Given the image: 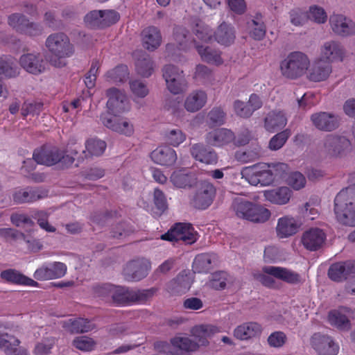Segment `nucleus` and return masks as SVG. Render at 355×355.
Here are the masks:
<instances>
[{"mask_svg":"<svg viewBox=\"0 0 355 355\" xmlns=\"http://www.w3.org/2000/svg\"><path fill=\"white\" fill-rule=\"evenodd\" d=\"M287 170L288 166L284 163H259L243 168L241 176L253 186H268L282 178Z\"/></svg>","mask_w":355,"mask_h":355,"instance_id":"nucleus-1","label":"nucleus"},{"mask_svg":"<svg viewBox=\"0 0 355 355\" xmlns=\"http://www.w3.org/2000/svg\"><path fill=\"white\" fill-rule=\"evenodd\" d=\"M45 47L51 55L49 62L55 67L62 68L66 65L64 58L71 57L74 53V46L69 37L64 33L50 34L45 40Z\"/></svg>","mask_w":355,"mask_h":355,"instance_id":"nucleus-2","label":"nucleus"},{"mask_svg":"<svg viewBox=\"0 0 355 355\" xmlns=\"http://www.w3.org/2000/svg\"><path fill=\"white\" fill-rule=\"evenodd\" d=\"M193 30L196 35L193 42L201 59L212 64H221L223 61L218 51L200 44V42L206 44L211 40L212 34L209 27L202 21H198Z\"/></svg>","mask_w":355,"mask_h":355,"instance_id":"nucleus-3","label":"nucleus"},{"mask_svg":"<svg viewBox=\"0 0 355 355\" xmlns=\"http://www.w3.org/2000/svg\"><path fill=\"white\" fill-rule=\"evenodd\" d=\"M334 211L342 224L355 225V186L340 191L334 200Z\"/></svg>","mask_w":355,"mask_h":355,"instance_id":"nucleus-4","label":"nucleus"},{"mask_svg":"<svg viewBox=\"0 0 355 355\" xmlns=\"http://www.w3.org/2000/svg\"><path fill=\"white\" fill-rule=\"evenodd\" d=\"M252 275L255 280L268 288L277 286V282L272 277L288 284H295L300 282V275L298 273L279 266H264L261 271H254Z\"/></svg>","mask_w":355,"mask_h":355,"instance_id":"nucleus-5","label":"nucleus"},{"mask_svg":"<svg viewBox=\"0 0 355 355\" xmlns=\"http://www.w3.org/2000/svg\"><path fill=\"white\" fill-rule=\"evenodd\" d=\"M309 56L301 51L290 53L280 63L282 75L288 79L295 80L305 75L310 67Z\"/></svg>","mask_w":355,"mask_h":355,"instance_id":"nucleus-6","label":"nucleus"},{"mask_svg":"<svg viewBox=\"0 0 355 355\" xmlns=\"http://www.w3.org/2000/svg\"><path fill=\"white\" fill-rule=\"evenodd\" d=\"M154 293L155 290L153 288L135 291L116 286L111 300L117 305L123 306L133 303L141 304L146 302Z\"/></svg>","mask_w":355,"mask_h":355,"instance_id":"nucleus-7","label":"nucleus"},{"mask_svg":"<svg viewBox=\"0 0 355 355\" xmlns=\"http://www.w3.org/2000/svg\"><path fill=\"white\" fill-rule=\"evenodd\" d=\"M108 98L107 102V113L109 116H116L119 114L127 112L130 109V103L126 94L116 88H110L107 91Z\"/></svg>","mask_w":355,"mask_h":355,"instance_id":"nucleus-8","label":"nucleus"},{"mask_svg":"<svg viewBox=\"0 0 355 355\" xmlns=\"http://www.w3.org/2000/svg\"><path fill=\"white\" fill-rule=\"evenodd\" d=\"M163 77L165 79L167 88L171 93L178 94L187 89V83L183 71L175 66L166 65L163 69Z\"/></svg>","mask_w":355,"mask_h":355,"instance_id":"nucleus-9","label":"nucleus"},{"mask_svg":"<svg viewBox=\"0 0 355 355\" xmlns=\"http://www.w3.org/2000/svg\"><path fill=\"white\" fill-rule=\"evenodd\" d=\"M67 271V267L62 262H44L36 269L33 277L38 281L56 279L63 277Z\"/></svg>","mask_w":355,"mask_h":355,"instance_id":"nucleus-10","label":"nucleus"},{"mask_svg":"<svg viewBox=\"0 0 355 355\" xmlns=\"http://www.w3.org/2000/svg\"><path fill=\"white\" fill-rule=\"evenodd\" d=\"M351 144L345 137L329 135L322 141L324 152L332 157L345 155L349 151Z\"/></svg>","mask_w":355,"mask_h":355,"instance_id":"nucleus-11","label":"nucleus"},{"mask_svg":"<svg viewBox=\"0 0 355 355\" xmlns=\"http://www.w3.org/2000/svg\"><path fill=\"white\" fill-rule=\"evenodd\" d=\"M161 239L170 241H182L187 244H192L198 239V234L190 224L178 223L167 233L162 234Z\"/></svg>","mask_w":355,"mask_h":355,"instance_id":"nucleus-12","label":"nucleus"},{"mask_svg":"<svg viewBox=\"0 0 355 355\" xmlns=\"http://www.w3.org/2000/svg\"><path fill=\"white\" fill-rule=\"evenodd\" d=\"M48 59L46 60L40 53H28L21 55L20 66L28 73L39 75L47 69Z\"/></svg>","mask_w":355,"mask_h":355,"instance_id":"nucleus-13","label":"nucleus"},{"mask_svg":"<svg viewBox=\"0 0 355 355\" xmlns=\"http://www.w3.org/2000/svg\"><path fill=\"white\" fill-rule=\"evenodd\" d=\"M312 348L318 355H337L338 345L329 336L320 333L314 334L310 341Z\"/></svg>","mask_w":355,"mask_h":355,"instance_id":"nucleus-14","label":"nucleus"},{"mask_svg":"<svg viewBox=\"0 0 355 355\" xmlns=\"http://www.w3.org/2000/svg\"><path fill=\"white\" fill-rule=\"evenodd\" d=\"M345 54V50L339 42L328 41L320 47L319 58L330 64L331 62L343 60Z\"/></svg>","mask_w":355,"mask_h":355,"instance_id":"nucleus-15","label":"nucleus"},{"mask_svg":"<svg viewBox=\"0 0 355 355\" xmlns=\"http://www.w3.org/2000/svg\"><path fill=\"white\" fill-rule=\"evenodd\" d=\"M326 234L318 227L310 228L305 231L301 238V243L308 250L315 251L324 244Z\"/></svg>","mask_w":355,"mask_h":355,"instance_id":"nucleus-16","label":"nucleus"},{"mask_svg":"<svg viewBox=\"0 0 355 355\" xmlns=\"http://www.w3.org/2000/svg\"><path fill=\"white\" fill-rule=\"evenodd\" d=\"M354 318L353 311L347 307H340L329 313L328 321L331 325L342 330L350 328L351 320Z\"/></svg>","mask_w":355,"mask_h":355,"instance_id":"nucleus-17","label":"nucleus"},{"mask_svg":"<svg viewBox=\"0 0 355 355\" xmlns=\"http://www.w3.org/2000/svg\"><path fill=\"white\" fill-rule=\"evenodd\" d=\"M101 121L107 128L124 135L131 136L134 133L133 124L126 119H118L116 116H109V114H102Z\"/></svg>","mask_w":355,"mask_h":355,"instance_id":"nucleus-18","label":"nucleus"},{"mask_svg":"<svg viewBox=\"0 0 355 355\" xmlns=\"http://www.w3.org/2000/svg\"><path fill=\"white\" fill-rule=\"evenodd\" d=\"M329 24L334 33L340 36H349L355 33V23L343 15H333Z\"/></svg>","mask_w":355,"mask_h":355,"instance_id":"nucleus-19","label":"nucleus"},{"mask_svg":"<svg viewBox=\"0 0 355 355\" xmlns=\"http://www.w3.org/2000/svg\"><path fill=\"white\" fill-rule=\"evenodd\" d=\"M150 269V261L147 259H141L128 263L123 272L128 281H139L147 275Z\"/></svg>","mask_w":355,"mask_h":355,"instance_id":"nucleus-20","label":"nucleus"},{"mask_svg":"<svg viewBox=\"0 0 355 355\" xmlns=\"http://www.w3.org/2000/svg\"><path fill=\"white\" fill-rule=\"evenodd\" d=\"M355 274V261H347L332 264L329 270L328 275L335 282L343 281Z\"/></svg>","mask_w":355,"mask_h":355,"instance_id":"nucleus-21","label":"nucleus"},{"mask_svg":"<svg viewBox=\"0 0 355 355\" xmlns=\"http://www.w3.org/2000/svg\"><path fill=\"white\" fill-rule=\"evenodd\" d=\"M311 120L316 128L329 132L336 129L340 123L338 116L325 112L312 114Z\"/></svg>","mask_w":355,"mask_h":355,"instance_id":"nucleus-22","label":"nucleus"},{"mask_svg":"<svg viewBox=\"0 0 355 355\" xmlns=\"http://www.w3.org/2000/svg\"><path fill=\"white\" fill-rule=\"evenodd\" d=\"M150 158L155 164L168 167L175 164L178 155L172 148L168 146H161L152 151Z\"/></svg>","mask_w":355,"mask_h":355,"instance_id":"nucleus-23","label":"nucleus"},{"mask_svg":"<svg viewBox=\"0 0 355 355\" xmlns=\"http://www.w3.org/2000/svg\"><path fill=\"white\" fill-rule=\"evenodd\" d=\"M61 150L56 147L44 146L35 150L33 158L36 163L53 166L61 160Z\"/></svg>","mask_w":355,"mask_h":355,"instance_id":"nucleus-24","label":"nucleus"},{"mask_svg":"<svg viewBox=\"0 0 355 355\" xmlns=\"http://www.w3.org/2000/svg\"><path fill=\"white\" fill-rule=\"evenodd\" d=\"M300 225L291 216H285L277 220L276 234L279 239H286L295 235L300 230Z\"/></svg>","mask_w":355,"mask_h":355,"instance_id":"nucleus-25","label":"nucleus"},{"mask_svg":"<svg viewBox=\"0 0 355 355\" xmlns=\"http://www.w3.org/2000/svg\"><path fill=\"white\" fill-rule=\"evenodd\" d=\"M170 181L176 188L187 189L194 186L197 182V178L194 173L187 168H180L174 171Z\"/></svg>","mask_w":355,"mask_h":355,"instance_id":"nucleus-26","label":"nucleus"},{"mask_svg":"<svg viewBox=\"0 0 355 355\" xmlns=\"http://www.w3.org/2000/svg\"><path fill=\"white\" fill-rule=\"evenodd\" d=\"M214 195V187L209 182L202 183L194 197V206L199 209H207L212 203Z\"/></svg>","mask_w":355,"mask_h":355,"instance_id":"nucleus-27","label":"nucleus"},{"mask_svg":"<svg viewBox=\"0 0 355 355\" xmlns=\"http://www.w3.org/2000/svg\"><path fill=\"white\" fill-rule=\"evenodd\" d=\"M218 332H220V329L211 324H200L195 326L191 329V334L198 345V349L200 347L208 345L209 339Z\"/></svg>","mask_w":355,"mask_h":355,"instance_id":"nucleus-28","label":"nucleus"},{"mask_svg":"<svg viewBox=\"0 0 355 355\" xmlns=\"http://www.w3.org/2000/svg\"><path fill=\"white\" fill-rule=\"evenodd\" d=\"M207 93L202 89L193 90L187 95L184 101V109L189 112H196L207 103Z\"/></svg>","mask_w":355,"mask_h":355,"instance_id":"nucleus-29","label":"nucleus"},{"mask_svg":"<svg viewBox=\"0 0 355 355\" xmlns=\"http://www.w3.org/2000/svg\"><path fill=\"white\" fill-rule=\"evenodd\" d=\"M292 195V191L287 187H280L263 191L265 200L277 205L288 203Z\"/></svg>","mask_w":355,"mask_h":355,"instance_id":"nucleus-30","label":"nucleus"},{"mask_svg":"<svg viewBox=\"0 0 355 355\" xmlns=\"http://www.w3.org/2000/svg\"><path fill=\"white\" fill-rule=\"evenodd\" d=\"M262 331L261 325L255 322H244L234 330V336L239 340H246L259 336Z\"/></svg>","mask_w":355,"mask_h":355,"instance_id":"nucleus-31","label":"nucleus"},{"mask_svg":"<svg viewBox=\"0 0 355 355\" xmlns=\"http://www.w3.org/2000/svg\"><path fill=\"white\" fill-rule=\"evenodd\" d=\"M331 71V65L324 62L320 58L315 60L311 67L308 69L307 78L314 82L326 80Z\"/></svg>","mask_w":355,"mask_h":355,"instance_id":"nucleus-32","label":"nucleus"},{"mask_svg":"<svg viewBox=\"0 0 355 355\" xmlns=\"http://www.w3.org/2000/svg\"><path fill=\"white\" fill-rule=\"evenodd\" d=\"M191 154L196 160L205 164H214L217 162L216 153L205 147L202 144H196L191 148Z\"/></svg>","mask_w":355,"mask_h":355,"instance_id":"nucleus-33","label":"nucleus"},{"mask_svg":"<svg viewBox=\"0 0 355 355\" xmlns=\"http://www.w3.org/2000/svg\"><path fill=\"white\" fill-rule=\"evenodd\" d=\"M234 139V133L226 128H218L208 132L206 135V141L215 146H222Z\"/></svg>","mask_w":355,"mask_h":355,"instance_id":"nucleus-34","label":"nucleus"},{"mask_svg":"<svg viewBox=\"0 0 355 355\" xmlns=\"http://www.w3.org/2000/svg\"><path fill=\"white\" fill-rule=\"evenodd\" d=\"M191 280L189 275L180 274L167 284V291L171 295H179L185 293L190 288Z\"/></svg>","mask_w":355,"mask_h":355,"instance_id":"nucleus-35","label":"nucleus"},{"mask_svg":"<svg viewBox=\"0 0 355 355\" xmlns=\"http://www.w3.org/2000/svg\"><path fill=\"white\" fill-rule=\"evenodd\" d=\"M287 123V118L282 111L269 112L264 120L265 129L270 132L283 128Z\"/></svg>","mask_w":355,"mask_h":355,"instance_id":"nucleus-36","label":"nucleus"},{"mask_svg":"<svg viewBox=\"0 0 355 355\" xmlns=\"http://www.w3.org/2000/svg\"><path fill=\"white\" fill-rule=\"evenodd\" d=\"M64 328L71 333H83L92 331L95 325L84 318H71L63 322Z\"/></svg>","mask_w":355,"mask_h":355,"instance_id":"nucleus-37","label":"nucleus"},{"mask_svg":"<svg viewBox=\"0 0 355 355\" xmlns=\"http://www.w3.org/2000/svg\"><path fill=\"white\" fill-rule=\"evenodd\" d=\"M174 44H169L166 46L168 53H172L175 50V46L178 50H187L191 45V42L187 37V31L182 27L175 28L173 33Z\"/></svg>","mask_w":355,"mask_h":355,"instance_id":"nucleus-38","label":"nucleus"},{"mask_svg":"<svg viewBox=\"0 0 355 355\" xmlns=\"http://www.w3.org/2000/svg\"><path fill=\"white\" fill-rule=\"evenodd\" d=\"M1 277L7 282L14 284L33 287H37L38 286V283L37 282L22 275L21 272L14 269H8L1 272Z\"/></svg>","mask_w":355,"mask_h":355,"instance_id":"nucleus-39","label":"nucleus"},{"mask_svg":"<svg viewBox=\"0 0 355 355\" xmlns=\"http://www.w3.org/2000/svg\"><path fill=\"white\" fill-rule=\"evenodd\" d=\"M144 46L149 51L158 48L162 42L159 31L155 27H148L142 32Z\"/></svg>","mask_w":355,"mask_h":355,"instance_id":"nucleus-40","label":"nucleus"},{"mask_svg":"<svg viewBox=\"0 0 355 355\" xmlns=\"http://www.w3.org/2000/svg\"><path fill=\"white\" fill-rule=\"evenodd\" d=\"M216 259L214 254H200L196 257L193 262V270L195 272H207L211 269Z\"/></svg>","mask_w":355,"mask_h":355,"instance_id":"nucleus-41","label":"nucleus"},{"mask_svg":"<svg viewBox=\"0 0 355 355\" xmlns=\"http://www.w3.org/2000/svg\"><path fill=\"white\" fill-rule=\"evenodd\" d=\"M216 40L222 45L228 46L233 43L235 39V34L233 28L223 23L219 26L215 32Z\"/></svg>","mask_w":355,"mask_h":355,"instance_id":"nucleus-42","label":"nucleus"},{"mask_svg":"<svg viewBox=\"0 0 355 355\" xmlns=\"http://www.w3.org/2000/svg\"><path fill=\"white\" fill-rule=\"evenodd\" d=\"M106 148L105 141L98 139H89L85 142V150L83 151L85 157L101 155Z\"/></svg>","mask_w":355,"mask_h":355,"instance_id":"nucleus-43","label":"nucleus"},{"mask_svg":"<svg viewBox=\"0 0 355 355\" xmlns=\"http://www.w3.org/2000/svg\"><path fill=\"white\" fill-rule=\"evenodd\" d=\"M253 205V203L239 197L234 200L233 209L238 217L249 220L248 215H251Z\"/></svg>","mask_w":355,"mask_h":355,"instance_id":"nucleus-44","label":"nucleus"},{"mask_svg":"<svg viewBox=\"0 0 355 355\" xmlns=\"http://www.w3.org/2000/svg\"><path fill=\"white\" fill-rule=\"evenodd\" d=\"M19 74V69L11 57L0 58V76L5 78H13Z\"/></svg>","mask_w":355,"mask_h":355,"instance_id":"nucleus-45","label":"nucleus"},{"mask_svg":"<svg viewBox=\"0 0 355 355\" xmlns=\"http://www.w3.org/2000/svg\"><path fill=\"white\" fill-rule=\"evenodd\" d=\"M21 341L19 339L13 336L9 338V342L4 347L2 346V351L5 355H28V350L24 347L20 346Z\"/></svg>","mask_w":355,"mask_h":355,"instance_id":"nucleus-46","label":"nucleus"},{"mask_svg":"<svg viewBox=\"0 0 355 355\" xmlns=\"http://www.w3.org/2000/svg\"><path fill=\"white\" fill-rule=\"evenodd\" d=\"M39 198L37 191L32 188L19 189L13 194V199L17 203L33 202Z\"/></svg>","mask_w":355,"mask_h":355,"instance_id":"nucleus-47","label":"nucleus"},{"mask_svg":"<svg viewBox=\"0 0 355 355\" xmlns=\"http://www.w3.org/2000/svg\"><path fill=\"white\" fill-rule=\"evenodd\" d=\"M248 28L250 35L254 40H260L265 36L266 27L261 17H256L255 19L249 21Z\"/></svg>","mask_w":355,"mask_h":355,"instance_id":"nucleus-48","label":"nucleus"},{"mask_svg":"<svg viewBox=\"0 0 355 355\" xmlns=\"http://www.w3.org/2000/svg\"><path fill=\"white\" fill-rule=\"evenodd\" d=\"M128 69L125 65H120L109 71L105 74L107 81L118 83L126 80L128 77Z\"/></svg>","mask_w":355,"mask_h":355,"instance_id":"nucleus-49","label":"nucleus"},{"mask_svg":"<svg viewBox=\"0 0 355 355\" xmlns=\"http://www.w3.org/2000/svg\"><path fill=\"white\" fill-rule=\"evenodd\" d=\"M250 216L249 220L255 222V223H264L267 221L270 216V211L260 205H253V208L251 211V215H248Z\"/></svg>","mask_w":355,"mask_h":355,"instance_id":"nucleus-50","label":"nucleus"},{"mask_svg":"<svg viewBox=\"0 0 355 355\" xmlns=\"http://www.w3.org/2000/svg\"><path fill=\"white\" fill-rule=\"evenodd\" d=\"M186 134L179 128L170 129L165 133L166 141L173 147L180 146L186 140Z\"/></svg>","mask_w":355,"mask_h":355,"instance_id":"nucleus-51","label":"nucleus"},{"mask_svg":"<svg viewBox=\"0 0 355 355\" xmlns=\"http://www.w3.org/2000/svg\"><path fill=\"white\" fill-rule=\"evenodd\" d=\"M136 70L144 77L150 76L153 71V62L151 58L147 55H144L141 58L138 59L136 62Z\"/></svg>","mask_w":355,"mask_h":355,"instance_id":"nucleus-52","label":"nucleus"},{"mask_svg":"<svg viewBox=\"0 0 355 355\" xmlns=\"http://www.w3.org/2000/svg\"><path fill=\"white\" fill-rule=\"evenodd\" d=\"M55 340L53 337L43 338L35 343L33 349L34 355H49L55 345Z\"/></svg>","mask_w":355,"mask_h":355,"instance_id":"nucleus-53","label":"nucleus"},{"mask_svg":"<svg viewBox=\"0 0 355 355\" xmlns=\"http://www.w3.org/2000/svg\"><path fill=\"white\" fill-rule=\"evenodd\" d=\"M309 20L316 24H324L327 20V14L322 7L313 5L309 7L307 12Z\"/></svg>","mask_w":355,"mask_h":355,"instance_id":"nucleus-54","label":"nucleus"},{"mask_svg":"<svg viewBox=\"0 0 355 355\" xmlns=\"http://www.w3.org/2000/svg\"><path fill=\"white\" fill-rule=\"evenodd\" d=\"M114 285L110 284H104L96 285L94 287V295L105 301H110L115 289Z\"/></svg>","mask_w":355,"mask_h":355,"instance_id":"nucleus-55","label":"nucleus"},{"mask_svg":"<svg viewBox=\"0 0 355 355\" xmlns=\"http://www.w3.org/2000/svg\"><path fill=\"white\" fill-rule=\"evenodd\" d=\"M130 89L134 99L143 98L148 94V89L146 85L140 80H132L129 83Z\"/></svg>","mask_w":355,"mask_h":355,"instance_id":"nucleus-56","label":"nucleus"},{"mask_svg":"<svg viewBox=\"0 0 355 355\" xmlns=\"http://www.w3.org/2000/svg\"><path fill=\"white\" fill-rule=\"evenodd\" d=\"M73 345L83 352H89L94 349L96 342L87 336H78L73 340Z\"/></svg>","mask_w":355,"mask_h":355,"instance_id":"nucleus-57","label":"nucleus"},{"mask_svg":"<svg viewBox=\"0 0 355 355\" xmlns=\"http://www.w3.org/2000/svg\"><path fill=\"white\" fill-rule=\"evenodd\" d=\"M290 135L291 133L288 130L277 133L270 139L268 148L271 150H277L280 149L284 145Z\"/></svg>","mask_w":355,"mask_h":355,"instance_id":"nucleus-58","label":"nucleus"},{"mask_svg":"<svg viewBox=\"0 0 355 355\" xmlns=\"http://www.w3.org/2000/svg\"><path fill=\"white\" fill-rule=\"evenodd\" d=\"M32 216L37 220L39 226L48 232H54L55 228L48 222L49 214L44 211H35Z\"/></svg>","mask_w":355,"mask_h":355,"instance_id":"nucleus-59","label":"nucleus"},{"mask_svg":"<svg viewBox=\"0 0 355 355\" xmlns=\"http://www.w3.org/2000/svg\"><path fill=\"white\" fill-rule=\"evenodd\" d=\"M289 15L291 23L296 26H303L309 20L307 12H304L300 8H295L291 10Z\"/></svg>","mask_w":355,"mask_h":355,"instance_id":"nucleus-60","label":"nucleus"},{"mask_svg":"<svg viewBox=\"0 0 355 355\" xmlns=\"http://www.w3.org/2000/svg\"><path fill=\"white\" fill-rule=\"evenodd\" d=\"M42 107L43 105L40 103L26 101L22 105L21 113L24 116L38 115L41 112Z\"/></svg>","mask_w":355,"mask_h":355,"instance_id":"nucleus-61","label":"nucleus"},{"mask_svg":"<svg viewBox=\"0 0 355 355\" xmlns=\"http://www.w3.org/2000/svg\"><path fill=\"white\" fill-rule=\"evenodd\" d=\"M286 182L293 189L300 190L304 187L306 184V179L302 173L299 172H293L288 175Z\"/></svg>","mask_w":355,"mask_h":355,"instance_id":"nucleus-62","label":"nucleus"},{"mask_svg":"<svg viewBox=\"0 0 355 355\" xmlns=\"http://www.w3.org/2000/svg\"><path fill=\"white\" fill-rule=\"evenodd\" d=\"M101 28L110 26L116 23L120 18L119 14L113 10H101Z\"/></svg>","mask_w":355,"mask_h":355,"instance_id":"nucleus-63","label":"nucleus"},{"mask_svg":"<svg viewBox=\"0 0 355 355\" xmlns=\"http://www.w3.org/2000/svg\"><path fill=\"white\" fill-rule=\"evenodd\" d=\"M225 114L220 108L212 109L208 114L209 123L213 125H220L224 123Z\"/></svg>","mask_w":355,"mask_h":355,"instance_id":"nucleus-64","label":"nucleus"}]
</instances>
